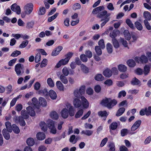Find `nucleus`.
Here are the masks:
<instances>
[{"mask_svg":"<svg viewBox=\"0 0 151 151\" xmlns=\"http://www.w3.org/2000/svg\"><path fill=\"white\" fill-rule=\"evenodd\" d=\"M55 122L51 119H48L47 121V126L50 130V132L55 134L57 132V130L55 127Z\"/></svg>","mask_w":151,"mask_h":151,"instance_id":"nucleus-3","label":"nucleus"},{"mask_svg":"<svg viewBox=\"0 0 151 151\" xmlns=\"http://www.w3.org/2000/svg\"><path fill=\"white\" fill-rule=\"evenodd\" d=\"M73 52H68L65 55V58L66 60H67L68 61H69L70 58L72 57L73 55Z\"/></svg>","mask_w":151,"mask_h":151,"instance_id":"nucleus-61","label":"nucleus"},{"mask_svg":"<svg viewBox=\"0 0 151 151\" xmlns=\"http://www.w3.org/2000/svg\"><path fill=\"white\" fill-rule=\"evenodd\" d=\"M81 98L76 97L74 100L73 104L75 107L78 108L80 107L82 105V102L80 100Z\"/></svg>","mask_w":151,"mask_h":151,"instance_id":"nucleus-11","label":"nucleus"},{"mask_svg":"<svg viewBox=\"0 0 151 151\" xmlns=\"http://www.w3.org/2000/svg\"><path fill=\"white\" fill-rule=\"evenodd\" d=\"M82 101V104L83 108L84 109L88 108L89 106V103L88 100L84 97H81V98Z\"/></svg>","mask_w":151,"mask_h":151,"instance_id":"nucleus-12","label":"nucleus"},{"mask_svg":"<svg viewBox=\"0 0 151 151\" xmlns=\"http://www.w3.org/2000/svg\"><path fill=\"white\" fill-rule=\"evenodd\" d=\"M112 44L114 47L115 48H118L119 47V45L118 40L116 39H112Z\"/></svg>","mask_w":151,"mask_h":151,"instance_id":"nucleus-45","label":"nucleus"},{"mask_svg":"<svg viewBox=\"0 0 151 151\" xmlns=\"http://www.w3.org/2000/svg\"><path fill=\"white\" fill-rule=\"evenodd\" d=\"M95 50L96 52L98 55L99 56L102 54V51L99 46H96L95 47Z\"/></svg>","mask_w":151,"mask_h":151,"instance_id":"nucleus-53","label":"nucleus"},{"mask_svg":"<svg viewBox=\"0 0 151 151\" xmlns=\"http://www.w3.org/2000/svg\"><path fill=\"white\" fill-rule=\"evenodd\" d=\"M11 8L13 12H16L17 14H19L21 13V9L19 6L15 3L12 5Z\"/></svg>","mask_w":151,"mask_h":151,"instance_id":"nucleus-8","label":"nucleus"},{"mask_svg":"<svg viewBox=\"0 0 151 151\" xmlns=\"http://www.w3.org/2000/svg\"><path fill=\"white\" fill-rule=\"evenodd\" d=\"M56 86L60 91H63L64 87L63 84L60 81H58L56 83Z\"/></svg>","mask_w":151,"mask_h":151,"instance_id":"nucleus-37","label":"nucleus"},{"mask_svg":"<svg viewBox=\"0 0 151 151\" xmlns=\"http://www.w3.org/2000/svg\"><path fill=\"white\" fill-rule=\"evenodd\" d=\"M123 34L125 39L127 40H130L131 38V35L129 31L127 30H125L123 32Z\"/></svg>","mask_w":151,"mask_h":151,"instance_id":"nucleus-27","label":"nucleus"},{"mask_svg":"<svg viewBox=\"0 0 151 151\" xmlns=\"http://www.w3.org/2000/svg\"><path fill=\"white\" fill-rule=\"evenodd\" d=\"M39 94H40L43 96L47 97L49 95V93L46 89H44L42 90H39L38 91Z\"/></svg>","mask_w":151,"mask_h":151,"instance_id":"nucleus-29","label":"nucleus"},{"mask_svg":"<svg viewBox=\"0 0 151 151\" xmlns=\"http://www.w3.org/2000/svg\"><path fill=\"white\" fill-rule=\"evenodd\" d=\"M45 134L43 132H40L36 134V137L39 140H42L45 138Z\"/></svg>","mask_w":151,"mask_h":151,"instance_id":"nucleus-17","label":"nucleus"},{"mask_svg":"<svg viewBox=\"0 0 151 151\" xmlns=\"http://www.w3.org/2000/svg\"><path fill=\"white\" fill-rule=\"evenodd\" d=\"M39 104L40 106L41 105L43 107H45L46 106L47 102L44 98L40 97L39 99Z\"/></svg>","mask_w":151,"mask_h":151,"instance_id":"nucleus-19","label":"nucleus"},{"mask_svg":"<svg viewBox=\"0 0 151 151\" xmlns=\"http://www.w3.org/2000/svg\"><path fill=\"white\" fill-rule=\"evenodd\" d=\"M68 62L69 61L67 60H66L65 58L62 59L58 63L55 67L58 68L62 65H65L67 64Z\"/></svg>","mask_w":151,"mask_h":151,"instance_id":"nucleus-9","label":"nucleus"},{"mask_svg":"<svg viewBox=\"0 0 151 151\" xmlns=\"http://www.w3.org/2000/svg\"><path fill=\"white\" fill-rule=\"evenodd\" d=\"M47 82L50 87H52L54 86V83L51 78H49L47 79Z\"/></svg>","mask_w":151,"mask_h":151,"instance_id":"nucleus-50","label":"nucleus"},{"mask_svg":"<svg viewBox=\"0 0 151 151\" xmlns=\"http://www.w3.org/2000/svg\"><path fill=\"white\" fill-rule=\"evenodd\" d=\"M109 148V151H114L115 150V145L114 143L111 142L108 145Z\"/></svg>","mask_w":151,"mask_h":151,"instance_id":"nucleus-48","label":"nucleus"},{"mask_svg":"<svg viewBox=\"0 0 151 151\" xmlns=\"http://www.w3.org/2000/svg\"><path fill=\"white\" fill-rule=\"evenodd\" d=\"M127 63L128 65L130 67H133L136 65V63L132 59H130L128 60Z\"/></svg>","mask_w":151,"mask_h":151,"instance_id":"nucleus-34","label":"nucleus"},{"mask_svg":"<svg viewBox=\"0 0 151 151\" xmlns=\"http://www.w3.org/2000/svg\"><path fill=\"white\" fill-rule=\"evenodd\" d=\"M26 143L28 145V146L31 147L33 146L34 145L35 142L33 138L29 137L27 140Z\"/></svg>","mask_w":151,"mask_h":151,"instance_id":"nucleus-25","label":"nucleus"},{"mask_svg":"<svg viewBox=\"0 0 151 151\" xmlns=\"http://www.w3.org/2000/svg\"><path fill=\"white\" fill-rule=\"evenodd\" d=\"M81 70L83 72L85 73H87L89 72V68L83 64L81 65Z\"/></svg>","mask_w":151,"mask_h":151,"instance_id":"nucleus-30","label":"nucleus"},{"mask_svg":"<svg viewBox=\"0 0 151 151\" xmlns=\"http://www.w3.org/2000/svg\"><path fill=\"white\" fill-rule=\"evenodd\" d=\"M83 113V109H81L78 111L75 115L76 118L78 119L82 116Z\"/></svg>","mask_w":151,"mask_h":151,"instance_id":"nucleus-43","label":"nucleus"},{"mask_svg":"<svg viewBox=\"0 0 151 151\" xmlns=\"http://www.w3.org/2000/svg\"><path fill=\"white\" fill-rule=\"evenodd\" d=\"M110 15V13H107V11L105 10L99 12L97 14V17L101 19L100 22H102L100 24L101 28H102L109 21L110 19L109 16Z\"/></svg>","mask_w":151,"mask_h":151,"instance_id":"nucleus-1","label":"nucleus"},{"mask_svg":"<svg viewBox=\"0 0 151 151\" xmlns=\"http://www.w3.org/2000/svg\"><path fill=\"white\" fill-rule=\"evenodd\" d=\"M28 114L31 116H34L35 115V112L33 108L30 106L27 107V108Z\"/></svg>","mask_w":151,"mask_h":151,"instance_id":"nucleus-13","label":"nucleus"},{"mask_svg":"<svg viewBox=\"0 0 151 151\" xmlns=\"http://www.w3.org/2000/svg\"><path fill=\"white\" fill-rule=\"evenodd\" d=\"M81 60L83 62H86L88 61V58L86 55L82 54H81L80 56Z\"/></svg>","mask_w":151,"mask_h":151,"instance_id":"nucleus-54","label":"nucleus"},{"mask_svg":"<svg viewBox=\"0 0 151 151\" xmlns=\"http://www.w3.org/2000/svg\"><path fill=\"white\" fill-rule=\"evenodd\" d=\"M49 95L51 99L55 100L57 97V95L55 92L52 90H50L49 92Z\"/></svg>","mask_w":151,"mask_h":151,"instance_id":"nucleus-18","label":"nucleus"},{"mask_svg":"<svg viewBox=\"0 0 151 151\" xmlns=\"http://www.w3.org/2000/svg\"><path fill=\"white\" fill-rule=\"evenodd\" d=\"M118 126V123L116 122H112L109 126V131L111 134V130H115Z\"/></svg>","mask_w":151,"mask_h":151,"instance_id":"nucleus-16","label":"nucleus"},{"mask_svg":"<svg viewBox=\"0 0 151 151\" xmlns=\"http://www.w3.org/2000/svg\"><path fill=\"white\" fill-rule=\"evenodd\" d=\"M147 109L145 111L146 115L147 116H151V106H149L148 108L145 107Z\"/></svg>","mask_w":151,"mask_h":151,"instance_id":"nucleus-62","label":"nucleus"},{"mask_svg":"<svg viewBox=\"0 0 151 151\" xmlns=\"http://www.w3.org/2000/svg\"><path fill=\"white\" fill-rule=\"evenodd\" d=\"M125 109L124 107L120 108L117 111L116 116H121L124 112Z\"/></svg>","mask_w":151,"mask_h":151,"instance_id":"nucleus-40","label":"nucleus"},{"mask_svg":"<svg viewBox=\"0 0 151 151\" xmlns=\"http://www.w3.org/2000/svg\"><path fill=\"white\" fill-rule=\"evenodd\" d=\"M81 7L80 4L78 3L75 4L73 6V9L74 10H76L77 9H80Z\"/></svg>","mask_w":151,"mask_h":151,"instance_id":"nucleus-64","label":"nucleus"},{"mask_svg":"<svg viewBox=\"0 0 151 151\" xmlns=\"http://www.w3.org/2000/svg\"><path fill=\"white\" fill-rule=\"evenodd\" d=\"M29 41L27 40L23 41L19 46L20 48H23L25 47L28 43Z\"/></svg>","mask_w":151,"mask_h":151,"instance_id":"nucleus-55","label":"nucleus"},{"mask_svg":"<svg viewBox=\"0 0 151 151\" xmlns=\"http://www.w3.org/2000/svg\"><path fill=\"white\" fill-rule=\"evenodd\" d=\"M50 116L51 118L55 120H57L58 118V115L55 111L52 112L50 114Z\"/></svg>","mask_w":151,"mask_h":151,"instance_id":"nucleus-32","label":"nucleus"},{"mask_svg":"<svg viewBox=\"0 0 151 151\" xmlns=\"http://www.w3.org/2000/svg\"><path fill=\"white\" fill-rule=\"evenodd\" d=\"M93 133V131L89 130H83L81 132V134H84L88 136L91 135Z\"/></svg>","mask_w":151,"mask_h":151,"instance_id":"nucleus-33","label":"nucleus"},{"mask_svg":"<svg viewBox=\"0 0 151 151\" xmlns=\"http://www.w3.org/2000/svg\"><path fill=\"white\" fill-rule=\"evenodd\" d=\"M117 103V101L115 99H112L109 98H105L101 101V104L103 106L109 109H112Z\"/></svg>","mask_w":151,"mask_h":151,"instance_id":"nucleus-2","label":"nucleus"},{"mask_svg":"<svg viewBox=\"0 0 151 151\" xmlns=\"http://www.w3.org/2000/svg\"><path fill=\"white\" fill-rule=\"evenodd\" d=\"M150 68L149 66L145 65L144 67V71H143L145 76L148 74L150 71Z\"/></svg>","mask_w":151,"mask_h":151,"instance_id":"nucleus-46","label":"nucleus"},{"mask_svg":"<svg viewBox=\"0 0 151 151\" xmlns=\"http://www.w3.org/2000/svg\"><path fill=\"white\" fill-rule=\"evenodd\" d=\"M134 59L137 63H138L140 62L142 63H146L148 62V59L145 55H142L140 57H136Z\"/></svg>","mask_w":151,"mask_h":151,"instance_id":"nucleus-5","label":"nucleus"},{"mask_svg":"<svg viewBox=\"0 0 151 151\" xmlns=\"http://www.w3.org/2000/svg\"><path fill=\"white\" fill-rule=\"evenodd\" d=\"M134 24L135 27L138 30L141 31L142 30L143 27L140 22L136 21L135 22Z\"/></svg>","mask_w":151,"mask_h":151,"instance_id":"nucleus-47","label":"nucleus"},{"mask_svg":"<svg viewBox=\"0 0 151 151\" xmlns=\"http://www.w3.org/2000/svg\"><path fill=\"white\" fill-rule=\"evenodd\" d=\"M24 119L21 116L18 117V122L20 125L22 126H24L26 125V123L24 120Z\"/></svg>","mask_w":151,"mask_h":151,"instance_id":"nucleus-35","label":"nucleus"},{"mask_svg":"<svg viewBox=\"0 0 151 151\" xmlns=\"http://www.w3.org/2000/svg\"><path fill=\"white\" fill-rule=\"evenodd\" d=\"M110 69L107 68L103 72V75L106 77H110L112 76V72Z\"/></svg>","mask_w":151,"mask_h":151,"instance_id":"nucleus-22","label":"nucleus"},{"mask_svg":"<svg viewBox=\"0 0 151 151\" xmlns=\"http://www.w3.org/2000/svg\"><path fill=\"white\" fill-rule=\"evenodd\" d=\"M118 68L119 70L121 72H125L127 69L126 66L125 65L122 64L119 65L118 66Z\"/></svg>","mask_w":151,"mask_h":151,"instance_id":"nucleus-21","label":"nucleus"},{"mask_svg":"<svg viewBox=\"0 0 151 151\" xmlns=\"http://www.w3.org/2000/svg\"><path fill=\"white\" fill-rule=\"evenodd\" d=\"M33 5L32 3L27 4L24 7L25 13L26 14H29L33 10Z\"/></svg>","mask_w":151,"mask_h":151,"instance_id":"nucleus-6","label":"nucleus"},{"mask_svg":"<svg viewBox=\"0 0 151 151\" xmlns=\"http://www.w3.org/2000/svg\"><path fill=\"white\" fill-rule=\"evenodd\" d=\"M68 114L70 116H74L75 113V110L74 108L72 106H70L68 110Z\"/></svg>","mask_w":151,"mask_h":151,"instance_id":"nucleus-39","label":"nucleus"},{"mask_svg":"<svg viewBox=\"0 0 151 151\" xmlns=\"http://www.w3.org/2000/svg\"><path fill=\"white\" fill-rule=\"evenodd\" d=\"M61 115L63 118L64 119L67 118L69 116L68 109L66 108H63L61 111Z\"/></svg>","mask_w":151,"mask_h":151,"instance_id":"nucleus-14","label":"nucleus"},{"mask_svg":"<svg viewBox=\"0 0 151 151\" xmlns=\"http://www.w3.org/2000/svg\"><path fill=\"white\" fill-rule=\"evenodd\" d=\"M140 83V81L135 77L132 78L131 81V84L133 86L137 85Z\"/></svg>","mask_w":151,"mask_h":151,"instance_id":"nucleus-26","label":"nucleus"},{"mask_svg":"<svg viewBox=\"0 0 151 151\" xmlns=\"http://www.w3.org/2000/svg\"><path fill=\"white\" fill-rule=\"evenodd\" d=\"M98 114L101 117H104V120H106L107 116L108 115V114H107L106 111H99L98 112Z\"/></svg>","mask_w":151,"mask_h":151,"instance_id":"nucleus-31","label":"nucleus"},{"mask_svg":"<svg viewBox=\"0 0 151 151\" xmlns=\"http://www.w3.org/2000/svg\"><path fill=\"white\" fill-rule=\"evenodd\" d=\"M62 71L63 75L65 76H68L69 74L68 68H67L66 67H64L63 68Z\"/></svg>","mask_w":151,"mask_h":151,"instance_id":"nucleus-51","label":"nucleus"},{"mask_svg":"<svg viewBox=\"0 0 151 151\" xmlns=\"http://www.w3.org/2000/svg\"><path fill=\"white\" fill-rule=\"evenodd\" d=\"M32 102L35 107L39 105V101L35 97H34L32 99Z\"/></svg>","mask_w":151,"mask_h":151,"instance_id":"nucleus-63","label":"nucleus"},{"mask_svg":"<svg viewBox=\"0 0 151 151\" xmlns=\"http://www.w3.org/2000/svg\"><path fill=\"white\" fill-rule=\"evenodd\" d=\"M5 125L7 130H8L10 132H11L12 131V126H11V123L9 122H6L5 123Z\"/></svg>","mask_w":151,"mask_h":151,"instance_id":"nucleus-36","label":"nucleus"},{"mask_svg":"<svg viewBox=\"0 0 151 151\" xmlns=\"http://www.w3.org/2000/svg\"><path fill=\"white\" fill-rule=\"evenodd\" d=\"M144 23L147 29L148 30L151 29V26L147 20H145L144 21Z\"/></svg>","mask_w":151,"mask_h":151,"instance_id":"nucleus-58","label":"nucleus"},{"mask_svg":"<svg viewBox=\"0 0 151 151\" xmlns=\"http://www.w3.org/2000/svg\"><path fill=\"white\" fill-rule=\"evenodd\" d=\"M21 51L17 50L14 51L11 54V56L13 57H15L21 54Z\"/></svg>","mask_w":151,"mask_h":151,"instance_id":"nucleus-57","label":"nucleus"},{"mask_svg":"<svg viewBox=\"0 0 151 151\" xmlns=\"http://www.w3.org/2000/svg\"><path fill=\"white\" fill-rule=\"evenodd\" d=\"M22 66H23L21 64L19 63L17 64L15 66V70L18 76H19L21 73L22 74L24 73V71L22 72L21 71V70L23 68Z\"/></svg>","mask_w":151,"mask_h":151,"instance_id":"nucleus-7","label":"nucleus"},{"mask_svg":"<svg viewBox=\"0 0 151 151\" xmlns=\"http://www.w3.org/2000/svg\"><path fill=\"white\" fill-rule=\"evenodd\" d=\"M95 80L98 81H101L104 80V78L101 74H98L94 77Z\"/></svg>","mask_w":151,"mask_h":151,"instance_id":"nucleus-42","label":"nucleus"},{"mask_svg":"<svg viewBox=\"0 0 151 151\" xmlns=\"http://www.w3.org/2000/svg\"><path fill=\"white\" fill-rule=\"evenodd\" d=\"M126 23L127 25L132 29H134L135 27H134L132 21L129 19H127L126 20Z\"/></svg>","mask_w":151,"mask_h":151,"instance_id":"nucleus-44","label":"nucleus"},{"mask_svg":"<svg viewBox=\"0 0 151 151\" xmlns=\"http://www.w3.org/2000/svg\"><path fill=\"white\" fill-rule=\"evenodd\" d=\"M119 33V30L117 29H114L113 30L111 33H110V36L112 38L116 39L115 37L117 36V35Z\"/></svg>","mask_w":151,"mask_h":151,"instance_id":"nucleus-24","label":"nucleus"},{"mask_svg":"<svg viewBox=\"0 0 151 151\" xmlns=\"http://www.w3.org/2000/svg\"><path fill=\"white\" fill-rule=\"evenodd\" d=\"M120 133L121 136L122 137L125 136L129 133L130 134H132L134 133L133 132L129 133V130L126 128L123 129L121 130Z\"/></svg>","mask_w":151,"mask_h":151,"instance_id":"nucleus-20","label":"nucleus"},{"mask_svg":"<svg viewBox=\"0 0 151 151\" xmlns=\"http://www.w3.org/2000/svg\"><path fill=\"white\" fill-rule=\"evenodd\" d=\"M99 46L101 49H104L105 47V45L104 43V41L103 39H101L99 40L98 42Z\"/></svg>","mask_w":151,"mask_h":151,"instance_id":"nucleus-56","label":"nucleus"},{"mask_svg":"<svg viewBox=\"0 0 151 151\" xmlns=\"http://www.w3.org/2000/svg\"><path fill=\"white\" fill-rule=\"evenodd\" d=\"M142 122L140 120H138L136 121L132 125L131 130L132 131H134L136 130L140 126Z\"/></svg>","mask_w":151,"mask_h":151,"instance_id":"nucleus-10","label":"nucleus"},{"mask_svg":"<svg viewBox=\"0 0 151 151\" xmlns=\"http://www.w3.org/2000/svg\"><path fill=\"white\" fill-rule=\"evenodd\" d=\"M42 131L44 132L47 131V125L44 122H41L39 124Z\"/></svg>","mask_w":151,"mask_h":151,"instance_id":"nucleus-23","label":"nucleus"},{"mask_svg":"<svg viewBox=\"0 0 151 151\" xmlns=\"http://www.w3.org/2000/svg\"><path fill=\"white\" fill-rule=\"evenodd\" d=\"M12 129L14 132L16 134H18L20 132V130L19 127L15 124H12Z\"/></svg>","mask_w":151,"mask_h":151,"instance_id":"nucleus-38","label":"nucleus"},{"mask_svg":"<svg viewBox=\"0 0 151 151\" xmlns=\"http://www.w3.org/2000/svg\"><path fill=\"white\" fill-rule=\"evenodd\" d=\"M45 12L46 9L44 7H43L41 8H40L38 12V14L39 15H43L45 13Z\"/></svg>","mask_w":151,"mask_h":151,"instance_id":"nucleus-60","label":"nucleus"},{"mask_svg":"<svg viewBox=\"0 0 151 151\" xmlns=\"http://www.w3.org/2000/svg\"><path fill=\"white\" fill-rule=\"evenodd\" d=\"M41 56L40 53H38L36 55L35 58V62L36 63H38L41 60Z\"/></svg>","mask_w":151,"mask_h":151,"instance_id":"nucleus-59","label":"nucleus"},{"mask_svg":"<svg viewBox=\"0 0 151 151\" xmlns=\"http://www.w3.org/2000/svg\"><path fill=\"white\" fill-rule=\"evenodd\" d=\"M9 132V131L5 128L2 131L4 137L7 140L9 139L10 137Z\"/></svg>","mask_w":151,"mask_h":151,"instance_id":"nucleus-15","label":"nucleus"},{"mask_svg":"<svg viewBox=\"0 0 151 151\" xmlns=\"http://www.w3.org/2000/svg\"><path fill=\"white\" fill-rule=\"evenodd\" d=\"M106 47L108 52L109 54L112 53L113 52V47L111 44L110 43H108Z\"/></svg>","mask_w":151,"mask_h":151,"instance_id":"nucleus-41","label":"nucleus"},{"mask_svg":"<svg viewBox=\"0 0 151 151\" xmlns=\"http://www.w3.org/2000/svg\"><path fill=\"white\" fill-rule=\"evenodd\" d=\"M65 76L63 74H62L60 77V80L63 83L65 84H67L68 83V80Z\"/></svg>","mask_w":151,"mask_h":151,"instance_id":"nucleus-49","label":"nucleus"},{"mask_svg":"<svg viewBox=\"0 0 151 151\" xmlns=\"http://www.w3.org/2000/svg\"><path fill=\"white\" fill-rule=\"evenodd\" d=\"M144 17L145 19V20H147V21L151 20V14L148 11H145L143 13Z\"/></svg>","mask_w":151,"mask_h":151,"instance_id":"nucleus-28","label":"nucleus"},{"mask_svg":"<svg viewBox=\"0 0 151 151\" xmlns=\"http://www.w3.org/2000/svg\"><path fill=\"white\" fill-rule=\"evenodd\" d=\"M59 15V13H56L55 14L52 16L48 18L47 21L48 22H51L55 19Z\"/></svg>","mask_w":151,"mask_h":151,"instance_id":"nucleus-52","label":"nucleus"},{"mask_svg":"<svg viewBox=\"0 0 151 151\" xmlns=\"http://www.w3.org/2000/svg\"><path fill=\"white\" fill-rule=\"evenodd\" d=\"M85 89V86L83 85L80 87L79 90L77 89L75 90L74 92L75 97L78 98L83 97L82 95L84 93Z\"/></svg>","mask_w":151,"mask_h":151,"instance_id":"nucleus-4","label":"nucleus"}]
</instances>
